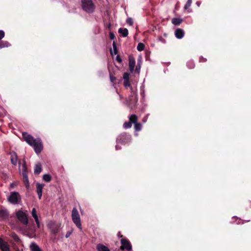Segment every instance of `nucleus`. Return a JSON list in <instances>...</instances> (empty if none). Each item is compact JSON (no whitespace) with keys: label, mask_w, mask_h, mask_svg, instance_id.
I'll list each match as a JSON object with an SVG mask.
<instances>
[{"label":"nucleus","mask_w":251,"mask_h":251,"mask_svg":"<svg viewBox=\"0 0 251 251\" xmlns=\"http://www.w3.org/2000/svg\"><path fill=\"white\" fill-rule=\"evenodd\" d=\"M22 137L28 145L33 147L37 154L41 153L43 150V145L40 139H34L32 136L26 132L22 133Z\"/></svg>","instance_id":"obj_1"},{"label":"nucleus","mask_w":251,"mask_h":251,"mask_svg":"<svg viewBox=\"0 0 251 251\" xmlns=\"http://www.w3.org/2000/svg\"><path fill=\"white\" fill-rule=\"evenodd\" d=\"M82 9L88 14L94 13L96 6L92 0H81Z\"/></svg>","instance_id":"obj_2"},{"label":"nucleus","mask_w":251,"mask_h":251,"mask_svg":"<svg viewBox=\"0 0 251 251\" xmlns=\"http://www.w3.org/2000/svg\"><path fill=\"white\" fill-rule=\"evenodd\" d=\"M16 217L18 221L24 226H26L28 224L27 214L21 210H19L15 213Z\"/></svg>","instance_id":"obj_3"},{"label":"nucleus","mask_w":251,"mask_h":251,"mask_svg":"<svg viewBox=\"0 0 251 251\" xmlns=\"http://www.w3.org/2000/svg\"><path fill=\"white\" fill-rule=\"evenodd\" d=\"M72 218L73 222L76 226L80 230L82 229V226L80 222V218L79 213L75 207L73 208L72 211Z\"/></svg>","instance_id":"obj_4"},{"label":"nucleus","mask_w":251,"mask_h":251,"mask_svg":"<svg viewBox=\"0 0 251 251\" xmlns=\"http://www.w3.org/2000/svg\"><path fill=\"white\" fill-rule=\"evenodd\" d=\"M137 101V96L135 93L133 88L131 87V94L129 96L127 100L128 105L130 108L132 109L136 106Z\"/></svg>","instance_id":"obj_5"},{"label":"nucleus","mask_w":251,"mask_h":251,"mask_svg":"<svg viewBox=\"0 0 251 251\" xmlns=\"http://www.w3.org/2000/svg\"><path fill=\"white\" fill-rule=\"evenodd\" d=\"M131 135L126 132H123L119 135L117 138V142L122 144H126L131 140Z\"/></svg>","instance_id":"obj_6"},{"label":"nucleus","mask_w":251,"mask_h":251,"mask_svg":"<svg viewBox=\"0 0 251 251\" xmlns=\"http://www.w3.org/2000/svg\"><path fill=\"white\" fill-rule=\"evenodd\" d=\"M21 196L17 192H12L8 198V201L12 204H16L21 200Z\"/></svg>","instance_id":"obj_7"},{"label":"nucleus","mask_w":251,"mask_h":251,"mask_svg":"<svg viewBox=\"0 0 251 251\" xmlns=\"http://www.w3.org/2000/svg\"><path fill=\"white\" fill-rule=\"evenodd\" d=\"M121 246L120 249L121 250H126L130 251L132 250V245L130 241L126 238H122L121 240Z\"/></svg>","instance_id":"obj_8"},{"label":"nucleus","mask_w":251,"mask_h":251,"mask_svg":"<svg viewBox=\"0 0 251 251\" xmlns=\"http://www.w3.org/2000/svg\"><path fill=\"white\" fill-rule=\"evenodd\" d=\"M9 216V213L7 209L1 206L0 207V221L8 220Z\"/></svg>","instance_id":"obj_9"},{"label":"nucleus","mask_w":251,"mask_h":251,"mask_svg":"<svg viewBox=\"0 0 251 251\" xmlns=\"http://www.w3.org/2000/svg\"><path fill=\"white\" fill-rule=\"evenodd\" d=\"M0 249L1 251H10L8 243L0 238Z\"/></svg>","instance_id":"obj_10"},{"label":"nucleus","mask_w":251,"mask_h":251,"mask_svg":"<svg viewBox=\"0 0 251 251\" xmlns=\"http://www.w3.org/2000/svg\"><path fill=\"white\" fill-rule=\"evenodd\" d=\"M45 184H40L37 183L36 184V192L38 196L39 199L40 200L42 198V190L43 187H44Z\"/></svg>","instance_id":"obj_11"},{"label":"nucleus","mask_w":251,"mask_h":251,"mask_svg":"<svg viewBox=\"0 0 251 251\" xmlns=\"http://www.w3.org/2000/svg\"><path fill=\"white\" fill-rule=\"evenodd\" d=\"M135 66V60L132 57L129 58V69L130 72L132 73L134 70Z\"/></svg>","instance_id":"obj_12"},{"label":"nucleus","mask_w":251,"mask_h":251,"mask_svg":"<svg viewBox=\"0 0 251 251\" xmlns=\"http://www.w3.org/2000/svg\"><path fill=\"white\" fill-rule=\"evenodd\" d=\"M31 214L33 218L34 219V220L36 222V224L38 226V228H40V222L38 220V218L37 216V215L36 214V210L35 208H33L31 211Z\"/></svg>","instance_id":"obj_13"},{"label":"nucleus","mask_w":251,"mask_h":251,"mask_svg":"<svg viewBox=\"0 0 251 251\" xmlns=\"http://www.w3.org/2000/svg\"><path fill=\"white\" fill-rule=\"evenodd\" d=\"M184 35L183 30L181 28H177L175 31V36L178 39H181Z\"/></svg>","instance_id":"obj_14"},{"label":"nucleus","mask_w":251,"mask_h":251,"mask_svg":"<svg viewBox=\"0 0 251 251\" xmlns=\"http://www.w3.org/2000/svg\"><path fill=\"white\" fill-rule=\"evenodd\" d=\"M98 251H110L109 248L102 244H98L96 246Z\"/></svg>","instance_id":"obj_15"},{"label":"nucleus","mask_w":251,"mask_h":251,"mask_svg":"<svg viewBox=\"0 0 251 251\" xmlns=\"http://www.w3.org/2000/svg\"><path fill=\"white\" fill-rule=\"evenodd\" d=\"M10 160L11 162L13 165L15 166L17 165V155L15 152L11 153Z\"/></svg>","instance_id":"obj_16"},{"label":"nucleus","mask_w":251,"mask_h":251,"mask_svg":"<svg viewBox=\"0 0 251 251\" xmlns=\"http://www.w3.org/2000/svg\"><path fill=\"white\" fill-rule=\"evenodd\" d=\"M30 249L31 251H42L40 247L35 243H32L30 244Z\"/></svg>","instance_id":"obj_17"},{"label":"nucleus","mask_w":251,"mask_h":251,"mask_svg":"<svg viewBox=\"0 0 251 251\" xmlns=\"http://www.w3.org/2000/svg\"><path fill=\"white\" fill-rule=\"evenodd\" d=\"M10 236L13 239V240L17 243H20L21 242V239L18 235L15 232H12L10 234Z\"/></svg>","instance_id":"obj_18"},{"label":"nucleus","mask_w":251,"mask_h":251,"mask_svg":"<svg viewBox=\"0 0 251 251\" xmlns=\"http://www.w3.org/2000/svg\"><path fill=\"white\" fill-rule=\"evenodd\" d=\"M192 3V0H188L185 5H184V9L187 10L188 13L192 11V9L190 8L191 4Z\"/></svg>","instance_id":"obj_19"},{"label":"nucleus","mask_w":251,"mask_h":251,"mask_svg":"<svg viewBox=\"0 0 251 251\" xmlns=\"http://www.w3.org/2000/svg\"><path fill=\"white\" fill-rule=\"evenodd\" d=\"M118 32H119V33L121 34L124 37H126L128 35V31L126 28H119V30H118Z\"/></svg>","instance_id":"obj_20"},{"label":"nucleus","mask_w":251,"mask_h":251,"mask_svg":"<svg viewBox=\"0 0 251 251\" xmlns=\"http://www.w3.org/2000/svg\"><path fill=\"white\" fill-rule=\"evenodd\" d=\"M138 118L137 116L135 114H132L130 116L129 118V122L131 124H135L137 122Z\"/></svg>","instance_id":"obj_21"},{"label":"nucleus","mask_w":251,"mask_h":251,"mask_svg":"<svg viewBox=\"0 0 251 251\" xmlns=\"http://www.w3.org/2000/svg\"><path fill=\"white\" fill-rule=\"evenodd\" d=\"M182 22V19L177 18H173L172 20V23L175 25H179Z\"/></svg>","instance_id":"obj_22"},{"label":"nucleus","mask_w":251,"mask_h":251,"mask_svg":"<svg viewBox=\"0 0 251 251\" xmlns=\"http://www.w3.org/2000/svg\"><path fill=\"white\" fill-rule=\"evenodd\" d=\"M42 171L41 165L40 164H36L35 168L34 173L35 175H39Z\"/></svg>","instance_id":"obj_23"},{"label":"nucleus","mask_w":251,"mask_h":251,"mask_svg":"<svg viewBox=\"0 0 251 251\" xmlns=\"http://www.w3.org/2000/svg\"><path fill=\"white\" fill-rule=\"evenodd\" d=\"M25 232L27 233V236H28L29 238H33L36 236L35 231L32 229L25 230Z\"/></svg>","instance_id":"obj_24"},{"label":"nucleus","mask_w":251,"mask_h":251,"mask_svg":"<svg viewBox=\"0 0 251 251\" xmlns=\"http://www.w3.org/2000/svg\"><path fill=\"white\" fill-rule=\"evenodd\" d=\"M23 182H24L26 188L27 189H28L29 188V183L28 176L23 177Z\"/></svg>","instance_id":"obj_25"},{"label":"nucleus","mask_w":251,"mask_h":251,"mask_svg":"<svg viewBox=\"0 0 251 251\" xmlns=\"http://www.w3.org/2000/svg\"><path fill=\"white\" fill-rule=\"evenodd\" d=\"M10 46V44L6 41H1L0 42V48L8 47Z\"/></svg>","instance_id":"obj_26"},{"label":"nucleus","mask_w":251,"mask_h":251,"mask_svg":"<svg viewBox=\"0 0 251 251\" xmlns=\"http://www.w3.org/2000/svg\"><path fill=\"white\" fill-rule=\"evenodd\" d=\"M130 79H124V85L126 89L129 87L131 89V87H132L130 85Z\"/></svg>","instance_id":"obj_27"},{"label":"nucleus","mask_w":251,"mask_h":251,"mask_svg":"<svg viewBox=\"0 0 251 251\" xmlns=\"http://www.w3.org/2000/svg\"><path fill=\"white\" fill-rule=\"evenodd\" d=\"M43 179L47 182H50L51 179V177L49 174H45L43 176Z\"/></svg>","instance_id":"obj_28"},{"label":"nucleus","mask_w":251,"mask_h":251,"mask_svg":"<svg viewBox=\"0 0 251 251\" xmlns=\"http://www.w3.org/2000/svg\"><path fill=\"white\" fill-rule=\"evenodd\" d=\"M28 172L27 171V168L25 165H23V171H22V176L23 177L27 176Z\"/></svg>","instance_id":"obj_29"},{"label":"nucleus","mask_w":251,"mask_h":251,"mask_svg":"<svg viewBox=\"0 0 251 251\" xmlns=\"http://www.w3.org/2000/svg\"><path fill=\"white\" fill-rule=\"evenodd\" d=\"M145 47V46L143 43H139L137 45V49L138 51H142L144 50Z\"/></svg>","instance_id":"obj_30"},{"label":"nucleus","mask_w":251,"mask_h":251,"mask_svg":"<svg viewBox=\"0 0 251 251\" xmlns=\"http://www.w3.org/2000/svg\"><path fill=\"white\" fill-rule=\"evenodd\" d=\"M134 128L136 131H139L142 129V125L137 122L134 124Z\"/></svg>","instance_id":"obj_31"},{"label":"nucleus","mask_w":251,"mask_h":251,"mask_svg":"<svg viewBox=\"0 0 251 251\" xmlns=\"http://www.w3.org/2000/svg\"><path fill=\"white\" fill-rule=\"evenodd\" d=\"M187 66L188 68H189V69H191L194 68V67L195 66L194 62L191 60H190L187 62Z\"/></svg>","instance_id":"obj_32"},{"label":"nucleus","mask_w":251,"mask_h":251,"mask_svg":"<svg viewBox=\"0 0 251 251\" xmlns=\"http://www.w3.org/2000/svg\"><path fill=\"white\" fill-rule=\"evenodd\" d=\"M59 231V228L57 227H52L51 229V233L56 235Z\"/></svg>","instance_id":"obj_33"},{"label":"nucleus","mask_w":251,"mask_h":251,"mask_svg":"<svg viewBox=\"0 0 251 251\" xmlns=\"http://www.w3.org/2000/svg\"><path fill=\"white\" fill-rule=\"evenodd\" d=\"M112 46L113 48L114 54H117L118 53V49L116 46V43L115 41H113Z\"/></svg>","instance_id":"obj_34"},{"label":"nucleus","mask_w":251,"mask_h":251,"mask_svg":"<svg viewBox=\"0 0 251 251\" xmlns=\"http://www.w3.org/2000/svg\"><path fill=\"white\" fill-rule=\"evenodd\" d=\"M131 126H132V124L129 122H125L123 125V126L125 128H129L131 127Z\"/></svg>","instance_id":"obj_35"},{"label":"nucleus","mask_w":251,"mask_h":251,"mask_svg":"<svg viewBox=\"0 0 251 251\" xmlns=\"http://www.w3.org/2000/svg\"><path fill=\"white\" fill-rule=\"evenodd\" d=\"M126 22L128 25H132L133 24L132 19L131 18H127L126 20Z\"/></svg>","instance_id":"obj_36"},{"label":"nucleus","mask_w":251,"mask_h":251,"mask_svg":"<svg viewBox=\"0 0 251 251\" xmlns=\"http://www.w3.org/2000/svg\"><path fill=\"white\" fill-rule=\"evenodd\" d=\"M140 69H141V65L139 62H138V64L136 66L135 72H136L137 73H139V71L140 70Z\"/></svg>","instance_id":"obj_37"},{"label":"nucleus","mask_w":251,"mask_h":251,"mask_svg":"<svg viewBox=\"0 0 251 251\" xmlns=\"http://www.w3.org/2000/svg\"><path fill=\"white\" fill-rule=\"evenodd\" d=\"M4 32L2 30H0V40H1L4 37Z\"/></svg>","instance_id":"obj_38"},{"label":"nucleus","mask_w":251,"mask_h":251,"mask_svg":"<svg viewBox=\"0 0 251 251\" xmlns=\"http://www.w3.org/2000/svg\"><path fill=\"white\" fill-rule=\"evenodd\" d=\"M199 61L200 62L203 63V62H205L207 61V59H206V58H204L202 56H201L200 57Z\"/></svg>","instance_id":"obj_39"},{"label":"nucleus","mask_w":251,"mask_h":251,"mask_svg":"<svg viewBox=\"0 0 251 251\" xmlns=\"http://www.w3.org/2000/svg\"><path fill=\"white\" fill-rule=\"evenodd\" d=\"M109 37L111 40H113L115 38V36L114 34L112 32H110L109 33Z\"/></svg>","instance_id":"obj_40"},{"label":"nucleus","mask_w":251,"mask_h":251,"mask_svg":"<svg viewBox=\"0 0 251 251\" xmlns=\"http://www.w3.org/2000/svg\"><path fill=\"white\" fill-rule=\"evenodd\" d=\"M116 59L117 61L118 62L120 63H121L122 61V58H121V57L119 55H118L117 56Z\"/></svg>","instance_id":"obj_41"},{"label":"nucleus","mask_w":251,"mask_h":251,"mask_svg":"<svg viewBox=\"0 0 251 251\" xmlns=\"http://www.w3.org/2000/svg\"><path fill=\"white\" fill-rule=\"evenodd\" d=\"M123 78H129V74L127 73H124Z\"/></svg>","instance_id":"obj_42"},{"label":"nucleus","mask_w":251,"mask_h":251,"mask_svg":"<svg viewBox=\"0 0 251 251\" xmlns=\"http://www.w3.org/2000/svg\"><path fill=\"white\" fill-rule=\"evenodd\" d=\"M106 28L110 29L111 28V25L110 23H106L105 25Z\"/></svg>","instance_id":"obj_43"},{"label":"nucleus","mask_w":251,"mask_h":251,"mask_svg":"<svg viewBox=\"0 0 251 251\" xmlns=\"http://www.w3.org/2000/svg\"><path fill=\"white\" fill-rule=\"evenodd\" d=\"M117 236L119 238H123V235L121 234L120 231L118 232V233H117Z\"/></svg>","instance_id":"obj_44"},{"label":"nucleus","mask_w":251,"mask_h":251,"mask_svg":"<svg viewBox=\"0 0 251 251\" xmlns=\"http://www.w3.org/2000/svg\"><path fill=\"white\" fill-rule=\"evenodd\" d=\"M71 234V232H69V231L67 232L65 235L66 238H68L70 236Z\"/></svg>","instance_id":"obj_45"},{"label":"nucleus","mask_w":251,"mask_h":251,"mask_svg":"<svg viewBox=\"0 0 251 251\" xmlns=\"http://www.w3.org/2000/svg\"><path fill=\"white\" fill-rule=\"evenodd\" d=\"M16 251H23V250L21 251L19 248H17L16 249Z\"/></svg>","instance_id":"obj_46"},{"label":"nucleus","mask_w":251,"mask_h":251,"mask_svg":"<svg viewBox=\"0 0 251 251\" xmlns=\"http://www.w3.org/2000/svg\"><path fill=\"white\" fill-rule=\"evenodd\" d=\"M110 80H111V82H112V83H114V81H115L116 79H110Z\"/></svg>","instance_id":"obj_47"},{"label":"nucleus","mask_w":251,"mask_h":251,"mask_svg":"<svg viewBox=\"0 0 251 251\" xmlns=\"http://www.w3.org/2000/svg\"><path fill=\"white\" fill-rule=\"evenodd\" d=\"M110 53H111V54L112 55H113V53L112 51V50H110Z\"/></svg>","instance_id":"obj_48"},{"label":"nucleus","mask_w":251,"mask_h":251,"mask_svg":"<svg viewBox=\"0 0 251 251\" xmlns=\"http://www.w3.org/2000/svg\"><path fill=\"white\" fill-rule=\"evenodd\" d=\"M110 78L112 79V78H116L115 77H112V76L110 75Z\"/></svg>","instance_id":"obj_49"},{"label":"nucleus","mask_w":251,"mask_h":251,"mask_svg":"<svg viewBox=\"0 0 251 251\" xmlns=\"http://www.w3.org/2000/svg\"><path fill=\"white\" fill-rule=\"evenodd\" d=\"M116 150H118L119 149V147H118V146H116Z\"/></svg>","instance_id":"obj_50"},{"label":"nucleus","mask_w":251,"mask_h":251,"mask_svg":"<svg viewBox=\"0 0 251 251\" xmlns=\"http://www.w3.org/2000/svg\"><path fill=\"white\" fill-rule=\"evenodd\" d=\"M198 5H199V2H197L196 3Z\"/></svg>","instance_id":"obj_51"}]
</instances>
